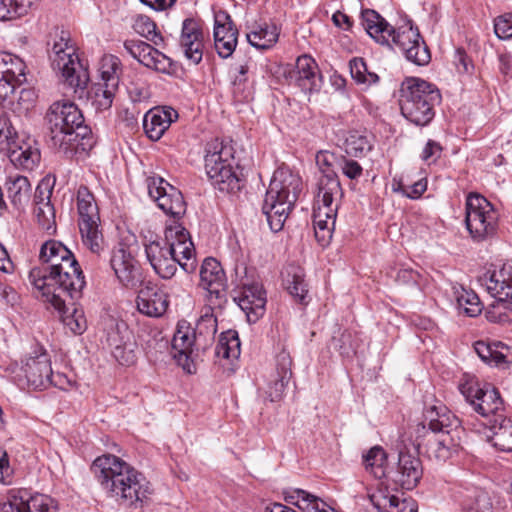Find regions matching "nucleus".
Listing matches in <instances>:
<instances>
[{"instance_id":"f257e3e1","label":"nucleus","mask_w":512,"mask_h":512,"mask_svg":"<svg viewBox=\"0 0 512 512\" xmlns=\"http://www.w3.org/2000/svg\"><path fill=\"white\" fill-rule=\"evenodd\" d=\"M108 497L131 512H142L153 493L146 477L121 458L106 454L96 458L91 467Z\"/></svg>"},{"instance_id":"f03ea898","label":"nucleus","mask_w":512,"mask_h":512,"mask_svg":"<svg viewBox=\"0 0 512 512\" xmlns=\"http://www.w3.org/2000/svg\"><path fill=\"white\" fill-rule=\"evenodd\" d=\"M28 279L37 295L55 309H61L68 298L80 299L86 284L82 269L69 249L33 267Z\"/></svg>"},{"instance_id":"7ed1b4c3","label":"nucleus","mask_w":512,"mask_h":512,"mask_svg":"<svg viewBox=\"0 0 512 512\" xmlns=\"http://www.w3.org/2000/svg\"><path fill=\"white\" fill-rule=\"evenodd\" d=\"M51 146L66 157L88 152L94 141L78 107L70 101L54 102L47 114Z\"/></svg>"},{"instance_id":"20e7f679","label":"nucleus","mask_w":512,"mask_h":512,"mask_svg":"<svg viewBox=\"0 0 512 512\" xmlns=\"http://www.w3.org/2000/svg\"><path fill=\"white\" fill-rule=\"evenodd\" d=\"M425 424L416 427L415 446L424 448L430 458L445 462L459 446L461 422L445 405H433L425 412Z\"/></svg>"},{"instance_id":"39448f33","label":"nucleus","mask_w":512,"mask_h":512,"mask_svg":"<svg viewBox=\"0 0 512 512\" xmlns=\"http://www.w3.org/2000/svg\"><path fill=\"white\" fill-rule=\"evenodd\" d=\"M362 26L378 43L399 47L406 59L418 66H425L431 60L428 46L417 27L410 21L394 28L374 10L365 9L361 12Z\"/></svg>"},{"instance_id":"423d86ee","label":"nucleus","mask_w":512,"mask_h":512,"mask_svg":"<svg viewBox=\"0 0 512 512\" xmlns=\"http://www.w3.org/2000/svg\"><path fill=\"white\" fill-rule=\"evenodd\" d=\"M301 190V177L288 167H280L274 172L262 206L273 232L283 228Z\"/></svg>"},{"instance_id":"0eeeda50","label":"nucleus","mask_w":512,"mask_h":512,"mask_svg":"<svg viewBox=\"0 0 512 512\" xmlns=\"http://www.w3.org/2000/svg\"><path fill=\"white\" fill-rule=\"evenodd\" d=\"M441 102L439 89L420 78H407L400 89L402 115L411 123L425 126L434 118V108Z\"/></svg>"},{"instance_id":"6e6552de","label":"nucleus","mask_w":512,"mask_h":512,"mask_svg":"<svg viewBox=\"0 0 512 512\" xmlns=\"http://www.w3.org/2000/svg\"><path fill=\"white\" fill-rule=\"evenodd\" d=\"M341 194L337 175L324 172L318 181L316 207L313 212L315 237L322 246H326L332 238L338 210L337 198Z\"/></svg>"},{"instance_id":"1a4fd4ad","label":"nucleus","mask_w":512,"mask_h":512,"mask_svg":"<svg viewBox=\"0 0 512 512\" xmlns=\"http://www.w3.org/2000/svg\"><path fill=\"white\" fill-rule=\"evenodd\" d=\"M75 43L66 31H61L49 53L52 69L61 75L69 86L82 88L86 85L88 76L83 70L77 55Z\"/></svg>"},{"instance_id":"9d476101","label":"nucleus","mask_w":512,"mask_h":512,"mask_svg":"<svg viewBox=\"0 0 512 512\" xmlns=\"http://www.w3.org/2000/svg\"><path fill=\"white\" fill-rule=\"evenodd\" d=\"M465 223L474 241H485L496 234L498 213L485 197L470 193L466 200Z\"/></svg>"},{"instance_id":"9b49d317","label":"nucleus","mask_w":512,"mask_h":512,"mask_svg":"<svg viewBox=\"0 0 512 512\" xmlns=\"http://www.w3.org/2000/svg\"><path fill=\"white\" fill-rule=\"evenodd\" d=\"M459 389L474 410L486 419L485 425L490 426L504 417L503 400L496 388H481L475 382H465L460 384Z\"/></svg>"},{"instance_id":"f8f14e48","label":"nucleus","mask_w":512,"mask_h":512,"mask_svg":"<svg viewBox=\"0 0 512 512\" xmlns=\"http://www.w3.org/2000/svg\"><path fill=\"white\" fill-rule=\"evenodd\" d=\"M21 370L28 387L35 390H43L52 385L62 388L65 380L61 374L53 373L50 355L40 346L29 354Z\"/></svg>"},{"instance_id":"ddd939ff","label":"nucleus","mask_w":512,"mask_h":512,"mask_svg":"<svg viewBox=\"0 0 512 512\" xmlns=\"http://www.w3.org/2000/svg\"><path fill=\"white\" fill-rule=\"evenodd\" d=\"M148 194L157 206L173 221L180 219L186 212V203L180 190L169 184L160 176L146 179Z\"/></svg>"},{"instance_id":"4468645a","label":"nucleus","mask_w":512,"mask_h":512,"mask_svg":"<svg viewBox=\"0 0 512 512\" xmlns=\"http://www.w3.org/2000/svg\"><path fill=\"white\" fill-rule=\"evenodd\" d=\"M165 244L171 255L178 258V265L186 272L196 269L195 248L189 232L178 221H172L165 228Z\"/></svg>"},{"instance_id":"2eb2a0df","label":"nucleus","mask_w":512,"mask_h":512,"mask_svg":"<svg viewBox=\"0 0 512 512\" xmlns=\"http://www.w3.org/2000/svg\"><path fill=\"white\" fill-rule=\"evenodd\" d=\"M199 285L207 291L208 301L219 307L226 301V278L221 264L212 257L206 258L200 269Z\"/></svg>"},{"instance_id":"dca6fc26","label":"nucleus","mask_w":512,"mask_h":512,"mask_svg":"<svg viewBox=\"0 0 512 512\" xmlns=\"http://www.w3.org/2000/svg\"><path fill=\"white\" fill-rule=\"evenodd\" d=\"M284 500L295 506V509L281 503H273L265 507V512H336L319 497L303 490L291 489L284 493Z\"/></svg>"},{"instance_id":"f3484780","label":"nucleus","mask_w":512,"mask_h":512,"mask_svg":"<svg viewBox=\"0 0 512 512\" xmlns=\"http://www.w3.org/2000/svg\"><path fill=\"white\" fill-rule=\"evenodd\" d=\"M214 43L218 55L222 58L230 57L236 49L238 42V30L225 11L214 14Z\"/></svg>"},{"instance_id":"a211bd4d","label":"nucleus","mask_w":512,"mask_h":512,"mask_svg":"<svg viewBox=\"0 0 512 512\" xmlns=\"http://www.w3.org/2000/svg\"><path fill=\"white\" fill-rule=\"evenodd\" d=\"M422 474L420 459L408 452L401 451L396 469L388 472V480L402 489L412 490L419 483Z\"/></svg>"},{"instance_id":"6ab92c4d","label":"nucleus","mask_w":512,"mask_h":512,"mask_svg":"<svg viewBox=\"0 0 512 512\" xmlns=\"http://www.w3.org/2000/svg\"><path fill=\"white\" fill-rule=\"evenodd\" d=\"M292 377V359L286 350L276 355L275 369L269 375L265 393L271 402L282 399L286 386Z\"/></svg>"},{"instance_id":"aec40b11","label":"nucleus","mask_w":512,"mask_h":512,"mask_svg":"<svg viewBox=\"0 0 512 512\" xmlns=\"http://www.w3.org/2000/svg\"><path fill=\"white\" fill-rule=\"evenodd\" d=\"M110 266L122 286L133 289L141 282L137 261L124 247L112 251Z\"/></svg>"},{"instance_id":"412c9836","label":"nucleus","mask_w":512,"mask_h":512,"mask_svg":"<svg viewBox=\"0 0 512 512\" xmlns=\"http://www.w3.org/2000/svg\"><path fill=\"white\" fill-rule=\"evenodd\" d=\"M136 305L137 310L141 314L152 318H159L168 309V295L157 285L148 282L139 290Z\"/></svg>"},{"instance_id":"4be33fe9","label":"nucleus","mask_w":512,"mask_h":512,"mask_svg":"<svg viewBox=\"0 0 512 512\" xmlns=\"http://www.w3.org/2000/svg\"><path fill=\"white\" fill-rule=\"evenodd\" d=\"M124 48L133 58L148 68L165 72L171 66L169 57L144 41L126 40Z\"/></svg>"},{"instance_id":"5701e85b","label":"nucleus","mask_w":512,"mask_h":512,"mask_svg":"<svg viewBox=\"0 0 512 512\" xmlns=\"http://www.w3.org/2000/svg\"><path fill=\"white\" fill-rule=\"evenodd\" d=\"M180 47L185 57L193 64H199L203 58L204 38L198 23L185 19L182 24Z\"/></svg>"},{"instance_id":"b1692460","label":"nucleus","mask_w":512,"mask_h":512,"mask_svg":"<svg viewBox=\"0 0 512 512\" xmlns=\"http://www.w3.org/2000/svg\"><path fill=\"white\" fill-rule=\"evenodd\" d=\"M481 282L487 292L499 302L512 304V265H504L499 270L485 274Z\"/></svg>"},{"instance_id":"393cba45","label":"nucleus","mask_w":512,"mask_h":512,"mask_svg":"<svg viewBox=\"0 0 512 512\" xmlns=\"http://www.w3.org/2000/svg\"><path fill=\"white\" fill-rule=\"evenodd\" d=\"M234 301L246 313L249 321L255 322L264 313L266 297L258 283L244 284Z\"/></svg>"},{"instance_id":"a878e982","label":"nucleus","mask_w":512,"mask_h":512,"mask_svg":"<svg viewBox=\"0 0 512 512\" xmlns=\"http://www.w3.org/2000/svg\"><path fill=\"white\" fill-rule=\"evenodd\" d=\"M178 118V112L171 107L153 108L143 117V128L152 141H158Z\"/></svg>"},{"instance_id":"bb28decb","label":"nucleus","mask_w":512,"mask_h":512,"mask_svg":"<svg viewBox=\"0 0 512 512\" xmlns=\"http://www.w3.org/2000/svg\"><path fill=\"white\" fill-rule=\"evenodd\" d=\"M52 188L48 182H40L34 194V214L38 224L46 231L55 230V210L51 204Z\"/></svg>"},{"instance_id":"cd10ccee","label":"nucleus","mask_w":512,"mask_h":512,"mask_svg":"<svg viewBox=\"0 0 512 512\" xmlns=\"http://www.w3.org/2000/svg\"><path fill=\"white\" fill-rule=\"evenodd\" d=\"M195 343L200 344V341L198 338H194V332L191 333L188 326L178 325L172 339L173 357L189 373H191V369L187 362Z\"/></svg>"},{"instance_id":"c85d7f7f","label":"nucleus","mask_w":512,"mask_h":512,"mask_svg":"<svg viewBox=\"0 0 512 512\" xmlns=\"http://www.w3.org/2000/svg\"><path fill=\"white\" fill-rule=\"evenodd\" d=\"M6 149L9 150L10 161L22 169L33 170L40 163V150L32 142L15 143Z\"/></svg>"},{"instance_id":"c756f323","label":"nucleus","mask_w":512,"mask_h":512,"mask_svg":"<svg viewBox=\"0 0 512 512\" xmlns=\"http://www.w3.org/2000/svg\"><path fill=\"white\" fill-rule=\"evenodd\" d=\"M209 160L208 177L212 185L221 192L233 193L240 189V180L233 170V162L222 166L218 171L214 170L215 162Z\"/></svg>"},{"instance_id":"7c9ffc66","label":"nucleus","mask_w":512,"mask_h":512,"mask_svg":"<svg viewBox=\"0 0 512 512\" xmlns=\"http://www.w3.org/2000/svg\"><path fill=\"white\" fill-rule=\"evenodd\" d=\"M279 31L275 24L255 23L247 33L248 42L257 49L266 50L278 41Z\"/></svg>"},{"instance_id":"2f4dec72","label":"nucleus","mask_w":512,"mask_h":512,"mask_svg":"<svg viewBox=\"0 0 512 512\" xmlns=\"http://www.w3.org/2000/svg\"><path fill=\"white\" fill-rule=\"evenodd\" d=\"M474 349L481 360L489 365L505 367L508 364V355L504 351L508 352L509 348L502 342L477 341Z\"/></svg>"},{"instance_id":"473e14b6","label":"nucleus","mask_w":512,"mask_h":512,"mask_svg":"<svg viewBox=\"0 0 512 512\" xmlns=\"http://www.w3.org/2000/svg\"><path fill=\"white\" fill-rule=\"evenodd\" d=\"M317 64L315 60L308 56L302 55L296 61L295 70L291 74L298 86L305 91H311L315 86V79L317 76Z\"/></svg>"},{"instance_id":"72a5a7b5","label":"nucleus","mask_w":512,"mask_h":512,"mask_svg":"<svg viewBox=\"0 0 512 512\" xmlns=\"http://www.w3.org/2000/svg\"><path fill=\"white\" fill-rule=\"evenodd\" d=\"M82 245L91 253L99 256L105 249V240L100 229V221L78 222Z\"/></svg>"},{"instance_id":"f704fd0d","label":"nucleus","mask_w":512,"mask_h":512,"mask_svg":"<svg viewBox=\"0 0 512 512\" xmlns=\"http://www.w3.org/2000/svg\"><path fill=\"white\" fill-rule=\"evenodd\" d=\"M205 170L208 174V164L209 160H212V162H215V165H213L214 170L218 171L219 169H222V166H227L231 162H234L233 157V149L231 146L225 145L222 141H219L218 139H215L211 142H209L205 149Z\"/></svg>"},{"instance_id":"c9c22d12","label":"nucleus","mask_w":512,"mask_h":512,"mask_svg":"<svg viewBox=\"0 0 512 512\" xmlns=\"http://www.w3.org/2000/svg\"><path fill=\"white\" fill-rule=\"evenodd\" d=\"M68 298L61 309H57L62 313L63 324L74 334L81 335L87 327L84 311L76 306V301Z\"/></svg>"},{"instance_id":"e433bc0d","label":"nucleus","mask_w":512,"mask_h":512,"mask_svg":"<svg viewBox=\"0 0 512 512\" xmlns=\"http://www.w3.org/2000/svg\"><path fill=\"white\" fill-rule=\"evenodd\" d=\"M123 66L121 60L112 54L104 55L101 58L99 74L101 83L107 84L111 89H118Z\"/></svg>"},{"instance_id":"4c0bfd02","label":"nucleus","mask_w":512,"mask_h":512,"mask_svg":"<svg viewBox=\"0 0 512 512\" xmlns=\"http://www.w3.org/2000/svg\"><path fill=\"white\" fill-rule=\"evenodd\" d=\"M108 343L114 358L121 365H130L135 362V343L129 339L124 341V337L120 336L118 330L109 334Z\"/></svg>"},{"instance_id":"58836bf2","label":"nucleus","mask_w":512,"mask_h":512,"mask_svg":"<svg viewBox=\"0 0 512 512\" xmlns=\"http://www.w3.org/2000/svg\"><path fill=\"white\" fill-rule=\"evenodd\" d=\"M387 462L388 455L381 446H374L363 455L365 470L376 479H388Z\"/></svg>"},{"instance_id":"ea45409f","label":"nucleus","mask_w":512,"mask_h":512,"mask_svg":"<svg viewBox=\"0 0 512 512\" xmlns=\"http://www.w3.org/2000/svg\"><path fill=\"white\" fill-rule=\"evenodd\" d=\"M26 65L18 56L0 52V76L18 83L26 82Z\"/></svg>"},{"instance_id":"a19ab883","label":"nucleus","mask_w":512,"mask_h":512,"mask_svg":"<svg viewBox=\"0 0 512 512\" xmlns=\"http://www.w3.org/2000/svg\"><path fill=\"white\" fill-rule=\"evenodd\" d=\"M7 195L16 207L28 203L31 193V184L27 177L21 175L9 176L6 181Z\"/></svg>"},{"instance_id":"79ce46f5","label":"nucleus","mask_w":512,"mask_h":512,"mask_svg":"<svg viewBox=\"0 0 512 512\" xmlns=\"http://www.w3.org/2000/svg\"><path fill=\"white\" fill-rule=\"evenodd\" d=\"M117 90L118 89H111L105 83H94L87 91V102L97 112L107 110L112 106Z\"/></svg>"},{"instance_id":"37998d69","label":"nucleus","mask_w":512,"mask_h":512,"mask_svg":"<svg viewBox=\"0 0 512 512\" xmlns=\"http://www.w3.org/2000/svg\"><path fill=\"white\" fill-rule=\"evenodd\" d=\"M78 222L100 221L98 206L93 194L85 186H80L77 191Z\"/></svg>"},{"instance_id":"c03bdc74","label":"nucleus","mask_w":512,"mask_h":512,"mask_svg":"<svg viewBox=\"0 0 512 512\" xmlns=\"http://www.w3.org/2000/svg\"><path fill=\"white\" fill-rule=\"evenodd\" d=\"M492 445L503 452H512V421L505 416L489 426Z\"/></svg>"},{"instance_id":"a18cd8bd","label":"nucleus","mask_w":512,"mask_h":512,"mask_svg":"<svg viewBox=\"0 0 512 512\" xmlns=\"http://www.w3.org/2000/svg\"><path fill=\"white\" fill-rule=\"evenodd\" d=\"M213 306L209 303V306L202 310L194 329V338H198L200 342L203 340L204 345L213 341L217 332V319L213 313Z\"/></svg>"},{"instance_id":"49530a36","label":"nucleus","mask_w":512,"mask_h":512,"mask_svg":"<svg viewBox=\"0 0 512 512\" xmlns=\"http://www.w3.org/2000/svg\"><path fill=\"white\" fill-rule=\"evenodd\" d=\"M283 281L288 292L302 302L308 292L302 268L289 266L283 272Z\"/></svg>"},{"instance_id":"de8ad7c7","label":"nucleus","mask_w":512,"mask_h":512,"mask_svg":"<svg viewBox=\"0 0 512 512\" xmlns=\"http://www.w3.org/2000/svg\"><path fill=\"white\" fill-rule=\"evenodd\" d=\"M38 0H0V21L18 19L31 10Z\"/></svg>"},{"instance_id":"09e8293b","label":"nucleus","mask_w":512,"mask_h":512,"mask_svg":"<svg viewBox=\"0 0 512 512\" xmlns=\"http://www.w3.org/2000/svg\"><path fill=\"white\" fill-rule=\"evenodd\" d=\"M217 357L224 359H236L240 355V340L237 332L228 330L221 333L219 342L215 348Z\"/></svg>"},{"instance_id":"8fccbe9b","label":"nucleus","mask_w":512,"mask_h":512,"mask_svg":"<svg viewBox=\"0 0 512 512\" xmlns=\"http://www.w3.org/2000/svg\"><path fill=\"white\" fill-rule=\"evenodd\" d=\"M27 491L11 489L0 498V512H26Z\"/></svg>"},{"instance_id":"3c124183","label":"nucleus","mask_w":512,"mask_h":512,"mask_svg":"<svg viewBox=\"0 0 512 512\" xmlns=\"http://www.w3.org/2000/svg\"><path fill=\"white\" fill-rule=\"evenodd\" d=\"M349 69L352 79L357 84L371 85L379 81V76L368 70L363 58L354 57L349 61Z\"/></svg>"},{"instance_id":"603ef678","label":"nucleus","mask_w":512,"mask_h":512,"mask_svg":"<svg viewBox=\"0 0 512 512\" xmlns=\"http://www.w3.org/2000/svg\"><path fill=\"white\" fill-rule=\"evenodd\" d=\"M370 501L379 512H395L401 499L395 494H391L387 488H379L370 495Z\"/></svg>"},{"instance_id":"864d4df0","label":"nucleus","mask_w":512,"mask_h":512,"mask_svg":"<svg viewBox=\"0 0 512 512\" xmlns=\"http://www.w3.org/2000/svg\"><path fill=\"white\" fill-rule=\"evenodd\" d=\"M457 303L459 309H462L470 317H475L482 311L480 299L473 291L463 289L457 296Z\"/></svg>"},{"instance_id":"5fc2aeb1","label":"nucleus","mask_w":512,"mask_h":512,"mask_svg":"<svg viewBox=\"0 0 512 512\" xmlns=\"http://www.w3.org/2000/svg\"><path fill=\"white\" fill-rule=\"evenodd\" d=\"M56 504L54 499L45 494L30 495L27 492L26 512H54Z\"/></svg>"},{"instance_id":"6e6d98bb","label":"nucleus","mask_w":512,"mask_h":512,"mask_svg":"<svg viewBox=\"0 0 512 512\" xmlns=\"http://www.w3.org/2000/svg\"><path fill=\"white\" fill-rule=\"evenodd\" d=\"M346 152L354 157H358L371 149L368 138L357 131L349 134L345 141Z\"/></svg>"},{"instance_id":"4d7b16f0","label":"nucleus","mask_w":512,"mask_h":512,"mask_svg":"<svg viewBox=\"0 0 512 512\" xmlns=\"http://www.w3.org/2000/svg\"><path fill=\"white\" fill-rule=\"evenodd\" d=\"M16 136L9 115L5 111H0V150H6L10 145H14Z\"/></svg>"},{"instance_id":"13d9d810","label":"nucleus","mask_w":512,"mask_h":512,"mask_svg":"<svg viewBox=\"0 0 512 512\" xmlns=\"http://www.w3.org/2000/svg\"><path fill=\"white\" fill-rule=\"evenodd\" d=\"M145 254L151 266H154L164 257L171 255L170 249L165 241L162 242L158 239L151 240L144 244Z\"/></svg>"},{"instance_id":"bf43d9fd","label":"nucleus","mask_w":512,"mask_h":512,"mask_svg":"<svg viewBox=\"0 0 512 512\" xmlns=\"http://www.w3.org/2000/svg\"><path fill=\"white\" fill-rule=\"evenodd\" d=\"M135 30L157 46L163 42V37L157 32L156 24L148 17H140L135 23Z\"/></svg>"},{"instance_id":"052dcab7","label":"nucleus","mask_w":512,"mask_h":512,"mask_svg":"<svg viewBox=\"0 0 512 512\" xmlns=\"http://www.w3.org/2000/svg\"><path fill=\"white\" fill-rule=\"evenodd\" d=\"M179 259L172 255L164 257L160 262L152 266L155 273L162 279H171L176 271Z\"/></svg>"},{"instance_id":"680f3d73","label":"nucleus","mask_w":512,"mask_h":512,"mask_svg":"<svg viewBox=\"0 0 512 512\" xmlns=\"http://www.w3.org/2000/svg\"><path fill=\"white\" fill-rule=\"evenodd\" d=\"M249 67L248 64L240 65L237 68V74L234 76L233 84V93L236 97H239L241 100H247L249 98V92H245V84L247 82V73Z\"/></svg>"},{"instance_id":"e2e57ef3","label":"nucleus","mask_w":512,"mask_h":512,"mask_svg":"<svg viewBox=\"0 0 512 512\" xmlns=\"http://www.w3.org/2000/svg\"><path fill=\"white\" fill-rule=\"evenodd\" d=\"M494 31L499 39L512 38V13H505L494 20Z\"/></svg>"},{"instance_id":"0e129e2a","label":"nucleus","mask_w":512,"mask_h":512,"mask_svg":"<svg viewBox=\"0 0 512 512\" xmlns=\"http://www.w3.org/2000/svg\"><path fill=\"white\" fill-rule=\"evenodd\" d=\"M68 248L61 242L56 240H48L42 244L39 252L40 263H45L48 258H53L58 254H63Z\"/></svg>"},{"instance_id":"69168bd1","label":"nucleus","mask_w":512,"mask_h":512,"mask_svg":"<svg viewBox=\"0 0 512 512\" xmlns=\"http://www.w3.org/2000/svg\"><path fill=\"white\" fill-rule=\"evenodd\" d=\"M427 189V180L425 178H422L412 185L404 186L402 184H399V187L397 189H394L395 191L401 192L404 196L410 198V199H418Z\"/></svg>"},{"instance_id":"338daca9","label":"nucleus","mask_w":512,"mask_h":512,"mask_svg":"<svg viewBox=\"0 0 512 512\" xmlns=\"http://www.w3.org/2000/svg\"><path fill=\"white\" fill-rule=\"evenodd\" d=\"M23 83H18L14 80H10L0 76V104H4L10 100V97L15 93L16 88L21 86Z\"/></svg>"},{"instance_id":"774afa93","label":"nucleus","mask_w":512,"mask_h":512,"mask_svg":"<svg viewBox=\"0 0 512 512\" xmlns=\"http://www.w3.org/2000/svg\"><path fill=\"white\" fill-rule=\"evenodd\" d=\"M442 147L441 145L434 141L429 140L422 152V159L429 164L436 162V160L441 156Z\"/></svg>"}]
</instances>
